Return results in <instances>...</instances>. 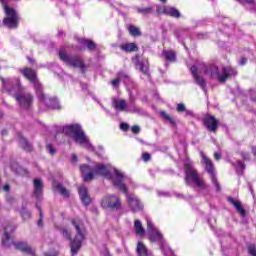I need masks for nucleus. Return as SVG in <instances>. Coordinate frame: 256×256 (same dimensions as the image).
<instances>
[{"mask_svg": "<svg viewBox=\"0 0 256 256\" xmlns=\"http://www.w3.org/2000/svg\"><path fill=\"white\" fill-rule=\"evenodd\" d=\"M80 171L85 183L93 181L95 175H100L111 181L115 189H125L123 182L127 181V179L131 181V178L125 176L121 170L111 166V164L95 163L94 166L84 164L80 166Z\"/></svg>", "mask_w": 256, "mask_h": 256, "instance_id": "nucleus-1", "label": "nucleus"}, {"mask_svg": "<svg viewBox=\"0 0 256 256\" xmlns=\"http://www.w3.org/2000/svg\"><path fill=\"white\" fill-rule=\"evenodd\" d=\"M22 75L34 85L36 95L40 102V107L45 111V109H61L59 105V100L57 98H51L43 93V86L37 79V72L31 68H25L22 70Z\"/></svg>", "mask_w": 256, "mask_h": 256, "instance_id": "nucleus-2", "label": "nucleus"}, {"mask_svg": "<svg viewBox=\"0 0 256 256\" xmlns=\"http://www.w3.org/2000/svg\"><path fill=\"white\" fill-rule=\"evenodd\" d=\"M4 89L15 97L17 103H19L21 109H29L33 105V95L23 93L21 82L19 78H1Z\"/></svg>", "mask_w": 256, "mask_h": 256, "instance_id": "nucleus-3", "label": "nucleus"}, {"mask_svg": "<svg viewBox=\"0 0 256 256\" xmlns=\"http://www.w3.org/2000/svg\"><path fill=\"white\" fill-rule=\"evenodd\" d=\"M200 73H204L210 79H217L220 83H225L230 77L237 75V70L231 66H224L221 70L215 64L202 63L199 67Z\"/></svg>", "mask_w": 256, "mask_h": 256, "instance_id": "nucleus-4", "label": "nucleus"}, {"mask_svg": "<svg viewBox=\"0 0 256 256\" xmlns=\"http://www.w3.org/2000/svg\"><path fill=\"white\" fill-rule=\"evenodd\" d=\"M63 133L70 137V139H73L76 145H80L83 149L92 152L95 151V146L91 144V140H89V137L85 134V131H83V127H81L80 124H69L64 126Z\"/></svg>", "mask_w": 256, "mask_h": 256, "instance_id": "nucleus-5", "label": "nucleus"}, {"mask_svg": "<svg viewBox=\"0 0 256 256\" xmlns=\"http://www.w3.org/2000/svg\"><path fill=\"white\" fill-rule=\"evenodd\" d=\"M17 229V226L13 225L11 222H7L4 225V235L2 237V245L3 247H11L14 245L15 249L18 251H22V253H26L27 255L35 256V250L31 248V246L27 245V242H13L11 240V233Z\"/></svg>", "mask_w": 256, "mask_h": 256, "instance_id": "nucleus-6", "label": "nucleus"}, {"mask_svg": "<svg viewBox=\"0 0 256 256\" xmlns=\"http://www.w3.org/2000/svg\"><path fill=\"white\" fill-rule=\"evenodd\" d=\"M127 89L129 93V104L125 99L115 98L113 100L114 109L120 113H136L137 115H141L143 110L139 106L135 105V102L137 101L135 92L129 87Z\"/></svg>", "mask_w": 256, "mask_h": 256, "instance_id": "nucleus-7", "label": "nucleus"}, {"mask_svg": "<svg viewBox=\"0 0 256 256\" xmlns=\"http://www.w3.org/2000/svg\"><path fill=\"white\" fill-rule=\"evenodd\" d=\"M147 231L149 240L151 243H159L160 249L163 253V255H167L169 252L173 253L169 245H167V242H165V239H163V234L155 225H153V222L148 218L147 219Z\"/></svg>", "mask_w": 256, "mask_h": 256, "instance_id": "nucleus-8", "label": "nucleus"}, {"mask_svg": "<svg viewBox=\"0 0 256 256\" xmlns=\"http://www.w3.org/2000/svg\"><path fill=\"white\" fill-rule=\"evenodd\" d=\"M184 171L186 185H197L199 189H205V182L199 176V172H197V169H195V166H193V162H185Z\"/></svg>", "mask_w": 256, "mask_h": 256, "instance_id": "nucleus-9", "label": "nucleus"}, {"mask_svg": "<svg viewBox=\"0 0 256 256\" xmlns=\"http://www.w3.org/2000/svg\"><path fill=\"white\" fill-rule=\"evenodd\" d=\"M11 1H18V0H0L4 7V13L6 17L3 19V25L8 27V29H17L19 25V14L17 11L7 5V3H11Z\"/></svg>", "mask_w": 256, "mask_h": 256, "instance_id": "nucleus-10", "label": "nucleus"}, {"mask_svg": "<svg viewBox=\"0 0 256 256\" xmlns=\"http://www.w3.org/2000/svg\"><path fill=\"white\" fill-rule=\"evenodd\" d=\"M59 58L67 65L68 67H74L75 69L81 70V73L85 75V67L87 65L85 64V61H83V58L79 55H69L67 53V50L65 48L60 49L59 51Z\"/></svg>", "mask_w": 256, "mask_h": 256, "instance_id": "nucleus-11", "label": "nucleus"}, {"mask_svg": "<svg viewBox=\"0 0 256 256\" xmlns=\"http://www.w3.org/2000/svg\"><path fill=\"white\" fill-rule=\"evenodd\" d=\"M72 225L76 229L77 234L70 242V247L72 255H77L79 249H81L83 241H85V226H83V223L80 222V220H72Z\"/></svg>", "mask_w": 256, "mask_h": 256, "instance_id": "nucleus-12", "label": "nucleus"}, {"mask_svg": "<svg viewBox=\"0 0 256 256\" xmlns=\"http://www.w3.org/2000/svg\"><path fill=\"white\" fill-rule=\"evenodd\" d=\"M129 183H133V180L129 181V179H127L126 181H124V189H118V191H121L126 196V201L130 209L134 213H137V211H143V203H141L139 197L135 196V194H129V189L127 188V185H129Z\"/></svg>", "mask_w": 256, "mask_h": 256, "instance_id": "nucleus-13", "label": "nucleus"}, {"mask_svg": "<svg viewBox=\"0 0 256 256\" xmlns=\"http://www.w3.org/2000/svg\"><path fill=\"white\" fill-rule=\"evenodd\" d=\"M100 205L102 209H109L110 211H121L123 209V201L117 194H106L102 197Z\"/></svg>", "mask_w": 256, "mask_h": 256, "instance_id": "nucleus-14", "label": "nucleus"}, {"mask_svg": "<svg viewBox=\"0 0 256 256\" xmlns=\"http://www.w3.org/2000/svg\"><path fill=\"white\" fill-rule=\"evenodd\" d=\"M200 155L202 157V164L204 165V169L210 175L211 181L216 187V191H221V186L219 185L217 176L215 175V166L213 165V161H211V159H209L203 152H200Z\"/></svg>", "mask_w": 256, "mask_h": 256, "instance_id": "nucleus-15", "label": "nucleus"}, {"mask_svg": "<svg viewBox=\"0 0 256 256\" xmlns=\"http://www.w3.org/2000/svg\"><path fill=\"white\" fill-rule=\"evenodd\" d=\"M95 47H97V45L92 40L78 38V45L75 47V50L85 51V49H88V51H94Z\"/></svg>", "mask_w": 256, "mask_h": 256, "instance_id": "nucleus-16", "label": "nucleus"}, {"mask_svg": "<svg viewBox=\"0 0 256 256\" xmlns=\"http://www.w3.org/2000/svg\"><path fill=\"white\" fill-rule=\"evenodd\" d=\"M134 65L136 69H139L144 75L149 76V60H147V58H139V56H136Z\"/></svg>", "mask_w": 256, "mask_h": 256, "instance_id": "nucleus-17", "label": "nucleus"}, {"mask_svg": "<svg viewBox=\"0 0 256 256\" xmlns=\"http://www.w3.org/2000/svg\"><path fill=\"white\" fill-rule=\"evenodd\" d=\"M190 71L192 73L193 79L196 83V85H198L199 87H201V89H203V91H207V82H205V79L201 76H199V74H197V67L196 66H192L190 68Z\"/></svg>", "mask_w": 256, "mask_h": 256, "instance_id": "nucleus-18", "label": "nucleus"}, {"mask_svg": "<svg viewBox=\"0 0 256 256\" xmlns=\"http://www.w3.org/2000/svg\"><path fill=\"white\" fill-rule=\"evenodd\" d=\"M34 197H36L37 201L43 197V180L40 178L34 179Z\"/></svg>", "mask_w": 256, "mask_h": 256, "instance_id": "nucleus-19", "label": "nucleus"}, {"mask_svg": "<svg viewBox=\"0 0 256 256\" xmlns=\"http://www.w3.org/2000/svg\"><path fill=\"white\" fill-rule=\"evenodd\" d=\"M204 125L208 131H217L219 127V122L215 119V116H208L204 118Z\"/></svg>", "mask_w": 256, "mask_h": 256, "instance_id": "nucleus-20", "label": "nucleus"}, {"mask_svg": "<svg viewBox=\"0 0 256 256\" xmlns=\"http://www.w3.org/2000/svg\"><path fill=\"white\" fill-rule=\"evenodd\" d=\"M121 81H123L124 83H127V81H129V74H127V72L125 71H120L117 74V78L111 81V85L112 87H119V85H121Z\"/></svg>", "mask_w": 256, "mask_h": 256, "instance_id": "nucleus-21", "label": "nucleus"}, {"mask_svg": "<svg viewBox=\"0 0 256 256\" xmlns=\"http://www.w3.org/2000/svg\"><path fill=\"white\" fill-rule=\"evenodd\" d=\"M78 193L83 205H89V203H91V196H89V192L87 191V188L80 187L78 189Z\"/></svg>", "mask_w": 256, "mask_h": 256, "instance_id": "nucleus-22", "label": "nucleus"}, {"mask_svg": "<svg viewBox=\"0 0 256 256\" xmlns=\"http://www.w3.org/2000/svg\"><path fill=\"white\" fill-rule=\"evenodd\" d=\"M228 201L231 203V205H233V207H235L236 211H238V213H240V215H242V217H245L246 212L245 209H243V206H241V202H239L238 200H235V198H228Z\"/></svg>", "mask_w": 256, "mask_h": 256, "instance_id": "nucleus-23", "label": "nucleus"}, {"mask_svg": "<svg viewBox=\"0 0 256 256\" xmlns=\"http://www.w3.org/2000/svg\"><path fill=\"white\" fill-rule=\"evenodd\" d=\"M228 201L231 203V205H233V207H235L236 211H238V213H240V215H242V217H245L246 212L245 209H243V206H241V202H239L238 200H235V198H228Z\"/></svg>", "mask_w": 256, "mask_h": 256, "instance_id": "nucleus-24", "label": "nucleus"}, {"mask_svg": "<svg viewBox=\"0 0 256 256\" xmlns=\"http://www.w3.org/2000/svg\"><path fill=\"white\" fill-rule=\"evenodd\" d=\"M18 140L24 151H33V146H31L29 141H27L23 135L18 134Z\"/></svg>", "mask_w": 256, "mask_h": 256, "instance_id": "nucleus-25", "label": "nucleus"}, {"mask_svg": "<svg viewBox=\"0 0 256 256\" xmlns=\"http://www.w3.org/2000/svg\"><path fill=\"white\" fill-rule=\"evenodd\" d=\"M136 253L138 256H149V250L143 242H138L136 247Z\"/></svg>", "mask_w": 256, "mask_h": 256, "instance_id": "nucleus-26", "label": "nucleus"}, {"mask_svg": "<svg viewBox=\"0 0 256 256\" xmlns=\"http://www.w3.org/2000/svg\"><path fill=\"white\" fill-rule=\"evenodd\" d=\"M165 15L174 17V19H179V17H181V12H179L175 7L167 6Z\"/></svg>", "mask_w": 256, "mask_h": 256, "instance_id": "nucleus-27", "label": "nucleus"}, {"mask_svg": "<svg viewBox=\"0 0 256 256\" xmlns=\"http://www.w3.org/2000/svg\"><path fill=\"white\" fill-rule=\"evenodd\" d=\"M134 231L136 235H139L140 237H143V235H145V228H143V223H141L140 220H135Z\"/></svg>", "mask_w": 256, "mask_h": 256, "instance_id": "nucleus-28", "label": "nucleus"}, {"mask_svg": "<svg viewBox=\"0 0 256 256\" xmlns=\"http://www.w3.org/2000/svg\"><path fill=\"white\" fill-rule=\"evenodd\" d=\"M120 49L122 51H125V53H133V51L137 50V44L135 43H125L120 46Z\"/></svg>", "mask_w": 256, "mask_h": 256, "instance_id": "nucleus-29", "label": "nucleus"}, {"mask_svg": "<svg viewBox=\"0 0 256 256\" xmlns=\"http://www.w3.org/2000/svg\"><path fill=\"white\" fill-rule=\"evenodd\" d=\"M232 165L235 167L237 175H243V171H245V163L243 161L237 160Z\"/></svg>", "mask_w": 256, "mask_h": 256, "instance_id": "nucleus-30", "label": "nucleus"}, {"mask_svg": "<svg viewBox=\"0 0 256 256\" xmlns=\"http://www.w3.org/2000/svg\"><path fill=\"white\" fill-rule=\"evenodd\" d=\"M162 56L164 57V59L170 62H173L176 59V55L173 50H163Z\"/></svg>", "mask_w": 256, "mask_h": 256, "instance_id": "nucleus-31", "label": "nucleus"}, {"mask_svg": "<svg viewBox=\"0 0 256 256\" xmlns=\"http://www.w3.org/2000/svg\"><path fill=\"white\" fill-rule=\"evenodd\" d=\"M135 9H136L137 13H139L140 15H151V13H153V7L136 6Z\"/></svg>", "mask_w": 256, "mask_h": 256, "instance_id": "nucleus-32", "label": "nucleus"}, {"mask_svg": "<svg viewBox=\"0 0 256 256\" xmlns=\"http://www.w3.org/2000/svg\"><path fill=\"white\" fill-rule=\"evenodd\" d=\"M55 189L56 191H58V193H60V195H63V197H69V191L67 190V188L63 187V184H56Z\"/></svg>", "mask_w": 256, "mask_h": 256, "instance_id": "nucleus-33", "label": "nucleus"}, {"mask_svg": "<svg viewBox=\"0 0 256 256\" xmlns=\"http://www.w3.org/2000/svg\"><path fill=\"white\" fill-rule=\"evenodd\" d=\"M160 117H162V119H165V121H168L170 125H176L175 119L167 114V112L160 111Z\"/></svg>", "mask_w": 256, "mask_h": 256, "instance_id": "nucleus-34", "label": "nucleus"}, {"mask_svg": "<svg viewBox=\"0 0 256 256\" xmlns=\"http://www.w3.org/2000/svg\"><path fill=\"white\" fill-rule=\"evenodd\" d=\"M128 31L132 37H139L141 36V30L137 26L130 25Z\"/></svg>", "mask_w": 256, "mask_h": 256, "instance_id": "nucleus-35", "label": "nucleus"}, {"mask_svg": "<svg viewBox=\"0 0 256 256\" xmlns=\"http://www.w3.org/2000/svg\"><path fill=\"white\" fill-rule=\"evenodd\" d=\"M20 215H22L24 221L31 219V212H29L28 209L25 207H22V209L20 210Z\"/></svg>", "mask_w": 256, "mask_h": 256, "instance_id": "nucleus-36", "label": "nucleus"}, {"mask_svg": "<svg viewBox=\"0 0 256 256\" xmlns=\"http://www.w3.org/2000/svg\"><path fill=\"white\" fill-rule=\"evenodd\" d=\"M174 35H175L176 39H178V41H181V37H183V35H185V29L178 28L177 30H175Z\"/></svg>", "mask_w": 256, "mask_h": 256, "instance_id": "nucleus-37", "label": "nucleus"}, {"mask_svg": "<svg viewBox=\"0 0 256 256\" xmlns=\"http://www.w3.org/2000/svg\"><path fill=\"white\" fill-rule=\"evenodd\" d=\"M167 7L168 6H159V5H157L156 6V11H157L158 15H166Z\"/></svg>", "mask_w": 256, "mask_h": 256, "instance_id": "nucleus-38", "label": "nucleus"}, {"mask_svg": "<svg viewBox=\"0 0 256 256\" xmlns=\"http://www.w3.org/2000/svg\"><path fill=\"white\" fill-rule=\"evenodd\" d=\"M62 235L65 239H67L68 241H71V231L68 230L67 228H64L62 230Z\"/></svg>", "mask_w": 256, "mask_h": 256, "instance_id": "nucleus-39", "label": "nucleus"}, {"mask_svg": "<svg viewBox=\"0 0 256 256\" xmlns=\"http://www.w3.org/2000/svg\"><path fill=\"white\" fill-rule=\"evenodd\" d=\"M248 253L251 256H256V246H255V244L248 245Z\"/></svg>", "mask_w": 256, "mask_h": 256, "instance_id": "nucleus-40", "label": "nucleus"}, {"mask_svg": "<svg viewBox=\"0 0 256 256\" xmlns=\"http://www.w3.org/2000/svg\"><path fill=\"white\" fill-rule=\"evenodd\" d=\"M176 110L178 113H183L184 111L187 110V108L185 107V104L179 103L176 107Z\"/></svg>", "mask_w": 256, "mask_h": 256, "instance_id": "nucleus-41", "label": "nucleus"}, {"mask_svg": "<svg viewBox=\"0 0 256 256\" xmlns=\"http://www.w3.org/2000/svg\"><path fill=\"white\" fill-rule=\"evenodd\" d=\"M36 207L39 209V212H40V219L38 221V227H42L43 226V211L37 204H36Z\"/></svg>", "mask_w": 256, "mask_h": 256, "instance_id": "nucleus-42", "label": "nucleus"}, {"mask_svg": "<svg viewBox=\"0 0 256 256\" xmlns=\"http://www.w3.org/2000/svg\"><path fill=\"white\" fill-rule=\"evenodd\" d=\"M241 157L244 159V161H249L251 154H249V152H241Z\"/></svg>", "mask_w": 256, "mask_h": 256, "instance_id": "nucleus-43", "label": "nucleus"}, {"mask_svg": "<svg viewBox=\"0 0 256 256\" xmlns=\"http://www.w3.org/2000/svg\"><path fill=\"white\" fill-rule=\"evenodd\" d=\"M142 159H143V161H145V162L149 161V160L151 159V154H149V153H147V152H144V153L142 154Z\"/></svg>", "mask_w": 256, "mask_h": 256, "instance_id": "nucleus-44", "label": "nucleus"}, {"mask_svg": "<svg viewBox=\"0 0 256 256\" xmlns=\"http://www.w3.org/2000/svg\"><path fill=\"white\" fill-rule=\"evenodd\" d=\"M47 149H48V153H50V155H55V148L53 147V145H51V144L47 145Z\"/></svg>", "mask_w": 256, "mask_h": 256, "instance_id": "nucleus-45", "label": "nucleus"}, {"mask_svg": "<svg viewBox=\"0 0 256 256\" xmlns=\"http://www.w3.org/2000/svg\"><path fill=\"white\" fill-rule=\"evenodd\" d=\"M120 129H121L122 131H128V130H129V124H127V123H121V124H120Z\"/></svg>", "mask_w": 256, "mask_h": 256, "instance_id": "nucleus-46", "label": "nucleus"}, {"mask_svg": "<svg viewBox=\"0 0 256 256\" xmlns=\"http://www.w3.org/2000/svg\"><path fill=\"white\" fill-rule=\"evenodd\" d=\"M186 117H195V112L193 110H185Z\"/></svg>", "mask_w": 256, "mask_h": 256, "instance_id": "nucleus-47", "label": "nucleus"}, {"mask_svg": "<svg viewBox=\"0 0 256 256\" xmlns=\"http://www.w3.org/2000/svg\"><path fill=\"white\" fill-rule=\"evenodd\" d=\"M139 131H141V128H140L139 126L134 125V126L132 127V133H134V134L137 135V133H139Z\"/></svg>", "mask_w": 256, "mask_h": 256, "instance_id": "nucleus-48", "label": "nucleus"}, {"mask_svg": "<svg viewBox=\"0 0 256 256\" xmlns=\"http://www.w3.org/2000/svg\"><path fill=\"white\" fill-rule=\"evenodd\" d=\"M239 3H247L248 5H253L255 0H237Z\"/></svg>", "mask_w": 256, "mask_h": 256, "instance_id": "nucleus-49", "label": "nucleus"}, {"mask_svg": "<svg viewBox=\"0 0 256 256\" xmlns=\"http://www.w3.org/2000/svg\"><path fill=\"white\" fill-rule=\"evenodd\" d=\"M247 64V58H241L239 61V65H246Z\"/></svg>", "mask_w": 256, "mask_h": 256, "instance_id": "nucleus-50", "label": "nucleus"}, {"mask_svg": "<svg viewBox=\"0 0 256 256\" xmlns=\"http://www.w3.org/2000/svg\"><path fill=\"white\" fill-rule=\"evenodd\" d=\"M214 159H216V161H219V159H221V154L215 152L214 153Z\"/></svg>", "mask_w": 256, "mask_h": 256, "instance_id": "nucleus-51", "label": "nucleus"}, {"mask_svg": "<svg viewBox=\"0 0 256 256\" xmlns=\"http://www.w3.org/2000/svg\"><path fill=\"white\" fill-rule=\"evenodd\" d=\"M198 39H207V34H198Z\"/></svg>", "mask_w": 256, "mask_h": 256, "instance_id": "nucleus-52", "label": "nucleus"}, {"mask_svg": "<svg viewBox=\"0 0 256 256\" xmlns=\"http://www.w3.org/2000/svg\"><path fill=\"white\" fill-rule=\"evenodd\" d=\"M10 189H11V187L9 186V184H6L3 186V191L8 192V191H10Z\"/></svg>", "mask_w": 256, "mask_h": 256, "instance_id": "nucleus-53", "label": "nucleus"}, {"mask_svg": "<svg viewBox=\"0 0 256 256\" xmlns=\"http://www.w3.org/2000/svg\"><path fill=\"white\" fill-rule=\"evenodd\" d=\"M72 161H74V163H77V161H79V158L77 157V155L75 154L72 155Z\"/></svg>", "mask_w": 256, "mask_h": 256, "instance_id": "nucleus-54", "label": "nucleus"}, {"mask_svg": "<svg viewBox=\"0 0 256 256\" xmlns=\"http://www.w3.org/2000/svg\"><path fill=\"white\" fill-rule=\"evenodd\" d=\"M104 256H111V254L109 253V250L107 248H105Z\"/></svg>", "mask_w": 256, "mask_h": 256, "instance_id": "nucleus-55", "label": "nucleus"}, {"mask_svg": "<svg viewBox=\"0 0 256 256\" xmlns=\"http://www.w3.org/2000/svg\"><path fill=\"white\" fill-rule=\"evenodd\" d=\"M252 153H253L254 157H256V146L252 147Z\"/></svg>", "mask_w": 256, "mask_h": 256, "instance_id": "nucleus-56", "label": "nucleus"}, {"mask_svg": "<svg viewBox=\"0 0 256 256\" xmlns=\"http://www.w3.org/2000/svg\"><path fill=\"white\" fill-rule=\"evenodd\" d=\"M2 135H7V130H2Z\"/></svg>", "mask_w": 256, "mask_h": 256, "instance_id": "nucleus-57", "label": "nucleus"}, {"mask_svg": "<svg viewBox=\"0 0 256 256\" xmlns=\"http://www.w3.org/2000/svg\"><path fill=\"white\" fill-rule=\"evenodd\" d=\"M45 256H57V255H55V254H48V253H46V254H45Z\"/></svg>", "mask_w": 256, "mask_h": 256, "instance_id": "nucleus-58", "label": "nucleus"}, {"mask_svg": "<svg viewBox=\"0 0 256 256\" xmlns=\"http://www.w3.org/2000/svg\"><path fill=\"white\" fill-rule=\"evenodd\" d=\"M181 43H182V45H184V47H185V42H184V41H181Z\"/></svg>", "mask_w": 256, "mask_h": 256, "instance_id": "nucleus-59", "label": "nucleus"}, {"mask_svg": "<svg viewBox=\"0 0 256 256\" xmlns=\"http://www.w3.org/2000/svg\"><path fill=\"white\" fill-rule=\"evenodd\" d=\"M29 61H30V63H33V60L31 58H29Z\"/></svg>", "mask_w": 256, "mask_h": 256, "instance_id": "nucleus-60", "label": "nucleus"}, {"mask_svg": "<svg viewBox=\"0 0 256 256\" xmlns=\"http://www.w3.org/2000/svg\"><path fill=\"white\" fill-rule=\"evenodd\" d=\"M0 117H3V112H0Z\"/></svg>", "mask_w": 256, "mask_h": 256, "instance_id": "nucleus-61", "label": "nucleus"}, {"mask_svg": "<svg viewBox=\"0 0 256 256\" xmlns=\"http://www.w3.org/2000/svg\"><path fill=\"white\" fill-rule=\"evenodd\" d=\"M160 1H162V3H165L167 0H160Z\"/></svg>", "mask_w": 256, "mask_h": 256, "instance_id": "nucleus-62", "label": "nucleus"}, {"mask_svg": "<svg viewBox=\"0 0 256 256\" xmlns=\"http://www.w3.org/2000/svg\"><path fill=\"white\" fill-rule=\"evenodd\" d=\"M82 89H87V87H85V86H82Z\"/></svg>", "mask_w": 256, "mask_h": 256, "instance_id": "nucleus-63", "label": "nucleus"}]
</instances>
